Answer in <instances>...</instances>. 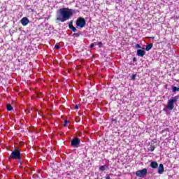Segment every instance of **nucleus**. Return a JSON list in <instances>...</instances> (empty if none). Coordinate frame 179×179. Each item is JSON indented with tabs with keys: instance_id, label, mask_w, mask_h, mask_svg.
I'll return each mask as SVG.
<instances>
[{
	"instance_id": "1",
	"label": "nucleus",
	"mask_w": 179,
	"mask_h": 179,
	"mask_svg": "<svg viewBox=\"0 0 179 179\" xmlns=\"http://www.w3.org/2000/svg\"><path fill=\"white\" fill-rule=\"evenodd\" d=\"M73 15V9H70L69 8H62L57 10L56 14V20L57 22H61L62 23H64V22L69 20V19H71Z\"/></svg>"
},
{
	"instance_id": "2",
	"label": "nucleus",
	"mask_w": 179,
	"mask_h": 179,
	"mask_svg": "<svg viewBox=\"0 0 179 179\" xmlns=\"http://www.w3.org/2000/svg\"><path fill=\"white\" fill-rule=\"evenodd\" d=\"M179 99V96H176L172 97L171 99L168 100L167 104L166 106V110H169V111H171L174 109V104L177 103V101Z\"/></svg>"
},
{
	"instance_id": "3",
	"label": "nucleus",
	"mask_w": 179,
	"mask_h": 179,
	"mask_svg": "<svg viewBox=\"0 0 179 179\" xmlns=\"http://www.w3.org/2000/svg\"><path fill=\"white\" fill-rule=\"evenodd\" d=\"M10 159H15V160H18L20 163H21L22 160V154L20 153V150L19 149H15L14 150L10 155Z\"/></svg>"
},
{
	"instance_id": "4",
	"label": "nucleus",
	"mask_w": 179,
	"mask_h": 179,
	"mask_svg": "<svg viewBox=\"0 0 179 179\" xmlns=\"http://www.w3.org/2000/svg\"><path fill=\"white\" fill-rule=\"evenodd\" d=\"M76 24L77 27L83 29V27L86 26V20L82 17H80L76 20Z\"/></svg>"
},
{
	"instance_id": "5",
	"label": "nucleus",
	"mask_w": 179,
	"mask_h": 179,
	"mask_svg": "<svg viewBox=\"0 0 179 179\" xmlns=\"http://www.w3.org/2000/svg\"><path fill=\"white\" fill-rule=\"evenodd\" d=\"M136 177H139L140 178H143V177H146L148 176V169L146 168L138 170L136 172Z\"/></svg>"
},
{
	"instance_id": "6",
	"label": "nucleus",
	"mask_w": 179,
	"mask_h": 179,
	"mask_svg": "<svg viewBox=\"0 0 179 179\" xmlns=\"http://www.w3.org/2000/svg\"><path fill=\"white\" fill-rule=\"evenodd\" d=\"M72 148H78L80 145V139L78 137H75L71 142Z\"/></svg>"
},
{
	"instance_id": "7",
	"label": "nucleus",
	"mask_w": 179,
	"mask_h": 179,
	"mask_svg": "<svg viewBox=\"0 0 179 179\" xmlns=\"http://www.w3.org/2000/svg\"><path fill=\"white\" fill-rule=\"evenodd\" d=\"M20 23L22 26H27L30 23V20H29L27 17H24L21 19Z\"/></svg>"
},
{
	"instance_id": "8",
	"label": "nucleus",
	"mask_w": 179,
	"mask_h": 179,
	"mask_svg": "<svg viewBox=\"0 0 179 179\" xmlns=\"http://www.w3.org/2000/svg\"><path fill=\"white\" fill-rule=\"evenodd\" d=\"M164 173V166L163 164H160L158 167V174H163Z\"/></svg>"
},
{
	"instance_id": "9",
	"label": "nucleus",
	"mask_w": 179,
	"mask_h": 179,
	"mask_svg": "<svg viewBox=\"0 0 179 179\" xmlns=\"http://www.w3.org/2000/svg\"><path fill=\"white\" fill-rule=\"evenodd\" d=\"M69 27L71 30H72V31L75 32V31H77L78 29H76V27H73V21H71L69 23Z\"/></svg>"
},
{
	"instance_id": "10",
	"label": "nucleus",
	"mask_w": 179,
	"mask_h": 179,
	"mask_svg": "<svg viewBox=\"0 0 179 179\" xmlns=\"http://www.w3.org/2000/svg\"><path fill=\"white\" fill-rule=\"evenodd\" d=\"M146 54V52L142 49H138L137 50V55L138 57H143Z\"/></svg>"
},
{
	"instance_id": "11",
	"label": "nucleus",
	"mask_w": 179,
	"mask_h": 179,
	"mask_svg": "<svg viewBox=\"0 0 179 179\" xmlns=\"http://www.w3.org/2000/svg\"><path fill=\"white\" fill-rule=\"evenodd\" d=\"M150 167L152 169H157L159 167V164L157 162H152L150 163Z\"/></svg>"
},
{
	"instance_id": "12",
	"label": "nucleus",
	"mask_w": 179,
	"mask_h": 179,
	"mask_svg": "<svg viewBox=\"0 0 179 179\" xmlns=\"http://www.w3.org/2000/svg\"><path fill=\"white\" fill-rule=\"evenodd\" d=\"M153 48V43H149L145 46V51H150Z\"/></svg>"
},
{
	"instance_id": "13",
	"label": "nucleus",
	"mask_w": 179,
	"mask_h": 179,
	"mask_svg": "<svg viewBox=\"0 0 179 179\" xmlns=\"http://www.w3.org/2000/svg\"><path fill=\"white\" fill-rule=\"evenodd\" d=\"M7 111H12L13 110V107L9 103L6 105Z\"/></svg>"
},
{
	"instance_id": "14",
	"label": "nucleus",
	"mask_w": 179,
	"mask_h": 179,
	"mask_svg": "<svg viewBox=\"0 0 179 179\" xmlns=\"http://www.w3.org/2000/svg\"><path fill=\"white\" fill-rule=\"evenodd\" d=\"M106 169H107V166H106V165L101 166L99 167L100 171H106Z\"/></svg>"
},
{
	"instance_id": "15",
	"label": "nucleus",
	"mask_w": 179,
	"mask_h": 179,
	"mask_svg": "<svg viewBox=\"0 0 179 179\" xmlns=\"http://www.w3.org/2000/svg\"><path fill=\"white\" fill-rule=\"evenodd\" d=\"M172 92H173V93H176V92H179V88L177 87H172Z\"/></svg>"
},
{
	"instance_id": "16",
	"label": "nucleus",
	"mask_w": 179,
	"mask_h": 179,
	"mask_svg": "<svg viewBox=\"0 0 179 179\" xmlns=\"http://www.w3.org/2000/svg\"><path fill=\"white\" fill-rule=\"evenodd\" d=\"M155 149H156V147H155L154 145H150L149 150H150L151 152H153Z\"/></svg>"
},
{
	"instance_id": "17",
	"label": "nucleus",
	"mask_w": 179,
	"mask_h": 179,
	"mask_svg": "<svg viewBox=\"0 0 179 179\" xmlns=\"http://www.w3.org/2000/svg\"><path fill=\"white\" fill-rule=\"evenodd\" d=\"M68 122H69V120H64V127H68Z\"/></svg>"
},
{
	"instance_id": "18",
	"label": "nucleus",
	"mask_w": 179,
	"mask_h": 179,
	"mask_svg": "<svg viewBox=\"0 0 179 179\" xmlns=\"http://www.w3.org/2000/svg\"><path fill=\"white\" fill-rule=\"evenodd\" d=\"M97 45L99 47V48H101V47H103V43L99 42V43H97Z\"/></svg>"
},
{
	"instance_id": "19",
	"label": "nucleus",
	"mask_w": 179,
	"mask_h": 179,
	"mask_svg": "<svg viewBox=\"0 0 179 179\" xmlns=\"http://www.w3.org/2000/svg\"><path fill=\"white\" fill-rule=\"evenodd\" d=\"M27 9H30L32 12H34L33 8H31V6H30V5L27 6Z\"/></svg>"
},
{
	"instance_id": "20",
	"label": "nucleus",
	"mask_w": 179,
	"mask_h": 179,
	"mask_svg": "<svg viewBox=\"0 0 179 179\" xmlns=\"http://www.w3.org/2000/svg\"><path fill=\"white\" fill-rule=\"evenodd\" d=\"M136 78V74H133V75L131 76V79H132L133 80H135Z\"/></svg>"
},
{
	"instance_id": "21",
	"label": "nucleus",
	"mask_w": 179,
	"mask_h": 179,
	"mask_svg": "<svg viewBox=\"0 0 179 179\" xmlns=\"http://www.w3.org/2000/svg\"><path fill=\"white\" fill-rule=\"evenodd\" d=\"M55 50H59V48H60L59 45L56 44V45H55Z\"/></svg>"
},
{
	"instance_id": "22",
	"label": "nucleus",
	"mask_w": 179,
	"mask_h": 179,
	"mask_svg": "<svg viewBox=\"0 0 179 179\" xmlns=\"http://www.w3.org/2000/svg\"><path fill=\"white\" fill-rule=\"evenodd\" d=\"M73 36H75L76 37H79L80 36V33L73 34Z\"/></svg>"
},
{
	"instance_id": "23",
	"label": "nucleus",
	"mask_w": 179,
	"mask_h": 179,
	"mask_svg": "<svg viewBox=\"0 0 179 179\" xmlns=\"http://www.w3.org/2000/svg\"><path fill=\"white\" fill-rule=\"evenodd\" d=\"M136 48H142V47L141 46V45L139 44H136Z\"/></svg>"
},
{
	"instance_id": "24",
	"label": "nucleus",
	"mask_w": 179,
	"mask_h": 179,
	"mask_svg": "<svg viewBox=\"0 0 179 179\" xmlns=\"http://www.w3.org/2000/svg\"><path fill=\"white\" fill-rule=\"evenodd\" d=\"M94 44H96V43H91L90 48H93L94 47Z\"/></svg>"
},
{
	"instance_id": "25",
	"label": "nucleus",
	"mask_w": 179,
	"mask_h": 179,
	"mask_svg": "<svg viewBox=\"0 0 179 179\" xmlns=\"http://www.w3.org/2000/svg\"><path fill=\"white\" fill-rule=\"evenodd\" d=\"M106 179H111V178L110 177V176H108L106 177Z\"/></svg>"
},
{
	"instance_id": "26",
	"label": "nucleus",
	"mask_w": 179,
	"mask_h": 179,
	"mask_svg": "<svg viewBox=\"0 0 179 179\" xmlns=\"http://www.w3.org/2000/svg\"><path fill=\"white\" fill-rule=\"evenodd\" d=\"M75 108L78 110V108H79V106L78 105H76Z\"/></svg>"
},
{
	"instance_id": "27",
	"label": "nucleus",
	"mask_w": 179,
	"mask_h": 179,
	"mask_svg": "<svg viewBox=\"0 0 179 179\" xmlns=\"http://www.w3.org/2000/svg\"><path fill=\"white\" fill-rule=\"evenodd\" d=\"M133 61H136V58L134 57V58L133 59Z\"/></svg>"
},
{
	"instance_id": "28",
	"label": "nucleus",
	"mask_w": 179,
	"mask_h": 179,
	"mask_svg": "<svg viewBox=\"0 0 179 179\" xmlns=\"http://www.w3.org/2000/svg\"><path fill=\"white\" fill-rule=\"evenodd\" d=\"M118 2H122V0H117Z\"/></svg>"
},
{
	"instance_id": "29",
	"label": "nucleus",
	"mask_w": 179,
	"mask_h": 179,
	"mask_svg": "<svg viewBox=\"0 0 179 179\" xmlns=\"http://www.w3.org/2000/svg\"><path fill=\"white\" fill-rule=\"evenodd\" d=\"M151 38H155V37H151Z\"/></svg>"
}]
</instances>
